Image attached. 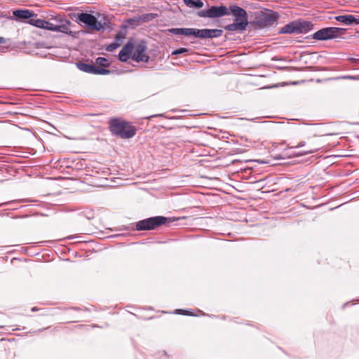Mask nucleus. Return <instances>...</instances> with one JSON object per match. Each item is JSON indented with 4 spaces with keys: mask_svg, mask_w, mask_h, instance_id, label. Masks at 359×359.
<instances>
[{
    "mask_svg": "<svg viewBox=\"0 0 359 359\" xmlns=\"http://www.w3.org/2000/svg\"><path fill=\"white\" fill-rule=\"evenodd\" d=\"M109 129L112 134L123 139H129L134 137L137 130L130 123L116 118L111 120Z\"/></svg>",
    "mask_w": 359,
    "mask_h": 359,
    "instance_id": "1",
    "label": "nucleus"
},
{
    "mask_svg": "<svg viewBox=\"0 0 359 359\" xmlns=\"http://www.w3.org/2000/svg\"><path fill=\"white\" fill-rule=\"evenodd\" d=\"M170 219V218H168L163 216L149 217L137 222L135 224V229L137 231H147L154 229L162 224H166L167 222Z\"/></svg>",
    "mask_w": 359,
    "mask_h": 359,
    "instance_id": "2",
    "label": "nucleus"
},
{
    "mask_svg": "<svg viewBox=\"0 0 359 359\" xmlns=\"http://www.w3.org/2000/svg\"><path fill=\"white\" fill-rule=\"evenodd\" d=\"M344 31V29L339 27L323 28L313 34V39L320 41L332 39L340 36Z\"/></svg>",
    "mask_w": 359,
    "mask_h": 359,
    "instance_id": "3",
    "label": "nucleus"
},
{
    "mask_svg": "<svg viewBox=\"0 0 359 359\" xmlns=\"http://www.w3.org/2000/svg\"><path fill=\"white\" fill-rule=\"evenodd\" d=\"M279 18V14L271 10H266L256 18V22L260 27L264 28L273 25Z\"/></svg>",
    "mask_w": 359,
    "mask_h": 359,
    "instance_id": "4",
    "label": "nucleus"
},
{
    "mask_svg": "<svg viewBox=\"0 0 359 359\" xmlns=\"http://www.w3.org/2000/svg\"><path fill=\"white\" fill-rule=\"evenodd\" d=\"M77 19L92 30L100 31L104 29L102 22L98 21L94 15L90 13H78Z\"/></svg>",
    "mask_w": 359,
    "mask_h": 359,
    "instance_id": "5",
    "label": "nucleus"
},
{
    "mask_svg": "<svg viewBox=\"0 0 359 359\" xmlns=\"http://www.w3.org/2000/svg\"><path fill=\"white\" fill-rule=\"evenodd\" d=\"M197 15L201 18H215L229 15V9L225 6H212L207 11H200Z\"/></svg>",
    "mask_w": 359,
    "mask_h": 359,
    "instance_id": "6",
    "label": "nucleus"
},
{
    "mask_svg": "<svg viewBox=\"0 0 359 359\" xmlns=\"http://www.w3.org/2000/svg\"><path fill=\"white\" fill-rule=\"evenodd\" d=\"M55 26L62 27L57 32H61L68 35H71L72 32L70 30L71 21L68 20L65 15H56L50 17Z\"/></svg>",
    "mask_w": 359,
    "mask_h": 359,
    "instance_id": "7",
    "label": "nucleus"
},
{
    "mask_svg": "<svg viewBox=\"0 0 359 359\" xmlns=\"http://www.w3.org/2000/svg\"><path fill=\"white\" fill-rule=\"evenodd\" d=\"M147 46L144 42L138 43L132 55V59L137 62H148L149 57L145 53Z\"/></svg>",
    "mask_w": 359,
    "mask_h": 359,
    "instance_id": "8",
    "label": "nucleus"
},
{
    "mask_svg": "<svg viewBox=\"0 0 359 359\" xmlns=\"http://www.w3.org/2000/svg\"><path fill=\"white\" fill-rule=\"evenodd\" d=\"M168 32L174 35H184L200 39V29L196 28H172Z\"/></svg>",
    "mask_w": 359,
    "mask_h": 359,
    "instance_id": "9",
    "label": "nucleus"
},
{
    "mask_svg": "<svg viewBox=\"0 0 359 359\" xmlns=\"http://www.w3.org/2000/svg\"><path fill=\"white\" fill-rule=\"evenodd\" d=\"M229 10L235 16L234 21L248 22V15L245 9L236 5L230 6Z\"/></svg>",
    "mask_w": 359,
    "mask_h": 359,
    "instance_id": "10",
    "label": "nucleus"
},
{
    "mask_svg": "<svg viewBox=\"0 0 359 359\" xmlns=\"http://www.w3.org/2000/svg\"><path fill=\"white\" fill-rule=\"evenodd\" d=\"M223 31L218 29H200V39L217 38L222 35Z\"/></svg>",
    "mask_w": 359,
    "mask_h": 359,
    "instance_id": "11",
    "label": "nucleus"
},
{
    "mask_svg": "<svg viewBox=\"0 0 359 359\" xmlns=\"http://www.w3.org/2000/svg\"><path fill=\"white\" fill-rule=\"evenodd\" d=\"M133 48V44L130 41L125 44L118 53L119 60L122 62H126L130 58Z\"/></svg>",
    "mask_w": 359,
    "mask_h": 359,
    "instance_id": "12",
    "label": "nucleus"
},
{
    "mask_svg": "<svg viewBox=\"0 0 359 359\" xmlns=\"http://www.w3.org/2000/svg\"><path fill=\"white\" fill-rule=\"evenodd\" d=\"M335 20L346 25H357L358 16L352 15H337L335 17Z\"/></svg>",
    "mask_w": 359,
    "mask_h": 359,
    "instance_id": "13",
    "label": "nucleus"
},
{
    "mask_svg": "<svg viewBox=\"0 0 359 359\" xmlns=\"http://www.w3.org/2000/svg\"><path fill=\"white\" fill-rule=\"evenodd\" d=\"M248 22L234 21L233 23L226 25L224 28L226 30L230 32L243 31L245 30L248 26Z\"/></svg>",
    "mask_w": 359,
    "mask_h": 359,
    "instance_id": "14",
    "label": "nucleus"
},
{
    "mask_svg": "<svg viewBox=\"0 0 359 359\" xmlns=\"http://www.w3.org/2000/svg\"><path fill=\"white\" fill-rule=\"evenodd\" d=\"M281 34H299L297 20L292 21L284 27L280 31Z\"/></svg>",
    "mask_w": 359,
    "mask_h": 359,
    "instance_id": "15",
    "label": "nucleus"
},
{
    "mask_svg": "<svg viewBox=\"0 0 359 359\" xmlns=\"http://www.w3.org/2000/svg\"><path fill=\"white\" fill-rule=\"evenodd\" d=\"M13 15L19 20H29L35 14L29 10H15L13 13Z\"/></svg>",
    "mask_w": 359,
    "mask_h": 359,
    "instance_id": "16",
    "label": "nucleus"
},
{
    "mask_svg": "<svg viewBox=\"0 0 359 359\" xmlns=\"http://www.w3.org/2000/svg\"><path fill=\"white\" fill-rule=\"evenodd\" d=\"M298 32L299 33H307L313 29V24L309 21L297 20Z\"/></svg>",
    "mask_w": 359,
    "mask_h": 359,
    "instance_id": "17",
    "label": "nucleus"
},
{
    "mask_svg": "<svg viewBox=\"0 0 359 359\" xmlns=\"http://www.w3.org/2000/svg\"><path fill=\"white\" fill-rule=\"evenodd\" d=\"M76 66L81 71L93 74L95 65L85 62H77Z\"/></svg>",
    "mask_w": 359,
    "mask_h": 359,
    "instance_id": "18",
    "label": "nucleus"
},
{
    "mask_svg": "<svg viewBox=\"0 0 359 359\" xmlns=\"http://www.w3.org/2000/svg\"><path fill=\"white\" fill-rule=\"evenodd\" d=\"M44 27H43V29L52 31V32H57V30H60L62 27L55 26V24H53V22L50 18L48 20H44Z\"/></svg>",
    "mask_w": 359,
    "mask_h": 359,
    "instance_id": "19",
    "label": "nucleus"
},
{
    "mask_svg": "<svg viewBox=\"0 0 359 359\" xmlns=\"http://www.w3.org/2000/svg\"><path fill=\"white\" fill-rule=\"evenodd\" d=\"M121 38H123V36H122V35L118 33L116 34V41H114V42H112L111 43H110L106 48V50L107 51H113L114 50H116L117 48H118L121 45V43H119V41H121Z\"/></svg>",
    "mask_w": 359,
    "mask_h": 359,
    "instance_id": "20",
    "label": "nucleus"
},
{
    "mask_svg": "<svg viewBox=\"0 0 359 359\" xmlns=\"http://www.w3.org/2000/svg\"><path fill=\"white\" fill-rule=\"evenodd\" d=\"M184 3L189 8H200L203 6V2L201 0H183Z\"/></svg>",
    "mask_w": 359,
    "mask_h": 359,
    "instance_id": "21",
    "label": "nucleus"
},
{
    "mask_svg": "<svg viewBox=\"0 0 359 359\" xmlns=\"http://www.w3.org/2000/svg\"><path fill=\"white\" fill-rule=\"evenodd\" d=\"M158 17L156 13H144L140 15V19L142 22H146L153 20Z\"/></svg>",
    "mask_w": 359,
    "mask_h": 359,
    "instance_id": "22",
    "label": "nucleus"
},
{
    "mask_svg": "<svg viewBox=\"0 0 359 359\" xmlns=\"http://www.w3.org/2000/svg\"><path fill=\"white\" fill-rule=\"evenodd\" d=\"M43 21H44V20H42V19L31 18L29 20L28 22H29V24H30L34 27L43 29V27H44Z\"/></svg>",
    "mask_w": 359,
    "mask_h": 359,
    "instance_id": "23",
    "label": "nucleus"
},
{
    "mask_svg": "<svg viewBox=\"0 0 359 359\" xmlns=\"http://www.w3.org/2000/svg\"><path fill=\"white\" fill-rule=\"evenodd\" d=\"M109 73H110V71L108 69L95 66V70H94L93 74L105 75V74H109Z\"/></svg>",
    "mask_w": 359,
    "mask_h": 359,
    "instance_id": "24",
    "label": "nucleus"
},
{
    "mask_svg": "<svg viewBox=\"0 0 359 359\" xmlns=\"http://www.w3.org/2000/svg\"><path fill=\"white\" fill-rule=\"evenodd\" d=\"M96 64L101 67H108V60L105 57H99L96 59Z\"/></svg>",
    "mask_w": 359,
    "mask_h": 359,
    "instance_id": "25",
    "label": "nucleus"
},
{
    "mask_svg": "<svg viewBox=\"0 0 359 359\" xmlns=\"http://www.w3.org/2000/svg\"><path fill=\"white\" fill-rule=\"evenodd\" d=\"M188 51H189V50L186 48H180L173 50L172 53V55L183 54V53H187Z\"/></svg>",
    "mask_w": 359,
    "mask_h": 359,
    "instance_id": "26",
    "label": "nucleus"
},
{
    "mask_svg": "<svg viewBox=\"0 0 359 359\" xmlns=\"http://www.w3.org/2000/svg\"><path fill=\"white\" fill-rule=\"evenodd\" d=\"M175 313L177 314H183V315H188V316L192 315L191 311H187V310H183V309H177V310H175Z\"/></svg>",
    "mask_w": 359,
    "mask_h": 359,
    "instance_id": "27",
    "label": "nucleus"
},
{
    "mask_svg": "<svg viewBox=\"0 0 359 359\" xmlns=\"http://www.w3.org/2000/svg\"><path fill=\"white\" fill-rule=\"evenodd\" d=\"M316 151H318V149H312L304 151L303 153L301 154V155H306V154H313V153L316 152Z\"/></svg>",
    "mask_w": 359,
    "mask_h": 359,
    "instance_id": "28",
    "label": "nucleus"
},
{
    "mask_svg": "<svg viewBox=\"0 0 359 359\" xmlns=\"http://www.w3.org/2000/svg\"><path fill=\"white\" fill-rule=\"evenodd\" d=\"M305 144H306V142L304 141H302V142H299L296 146H294L293 147L299 148V147H302L305 146Z\"/></svg>",
    "mask_w": 359,
    "mask_h": 359,
    "instance_id": "29",
    "label": "nucleus"
},
{
    "mask_svg": "<svg viewBox=\"0 0 359 359\" xmlns=\"http://www.w3.org/2000/svg\"><path fill=\"white\" fill-rule=\"evenodd\" d=\"M163 115L162 114H154V115H152V116H150L149 117H147V118L150 119L151 118H153V117H158V116H163Z\"/></svg>",
    "mask_w": 359,
    "mask_h": 359,
    "instance_id": "30",
    "label": "nucleus"
},
{
    "mask_svg": "<svg viewBox=\"0 0 359 359\" xmlns=\"http://www.w3.org/2000/svg\"><path fill=\"white\" fill-rule=\"evenodd\" d=\"M6 42V39L4 37L0 36V43H4Z\"/></svg>",
    "mask_w": 359,
    "mask_h": 359,
    "instance_id": "31",
    "label": "nucleus"
},
{
    "mask_svg": "<svg viewBox=\"0 0 359 359\" xmlns=\"http://www.w3.org/2000/svg\"><path fill=\"white\" fill-rule=\"evenodd\" d=\"M357 25H359V16H358Z\"/></svg>",
    "mask_w": 359,
    "mask_h": 359,
    "instance_id": "32",
    "label": "nucleus"
},
{
    "mask_svg": "<svg viewBox=\"0 0 359 359\" xmlns=\"http://www.w3.org/2000/svg\"><path fill=\"white\" fill-rule=\"evenodd\" d=\"M32 311H36V308H35V307H34V308H32Z\"/></svg>",
    "mask_w": 359,
    "mask_h": 359,
    "instance_id": "33",
    "label": "nucleus"
},
{
    "mask_svg": "<svg viewBox=\"0 0 359 359\" xmlns=\"http://www.w3.org/2000/svg\"><path fill=\"white\" fill-rule=\"evenodd\" d=\"M2 205H3V203H2V204H0V207H1Z\"/></svg>",
    "mask_w": 359,
    "mask_h": 359,
    "instance_id": "34",
    "label": "nucleus"
}]
</instances>
